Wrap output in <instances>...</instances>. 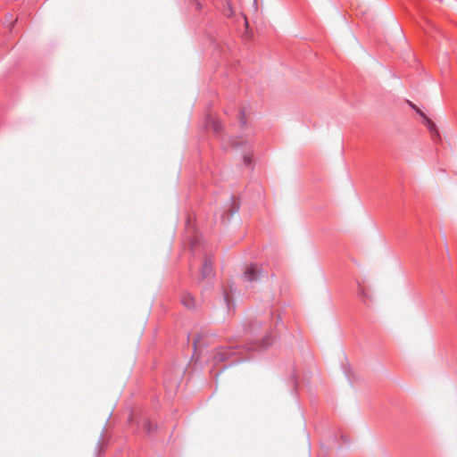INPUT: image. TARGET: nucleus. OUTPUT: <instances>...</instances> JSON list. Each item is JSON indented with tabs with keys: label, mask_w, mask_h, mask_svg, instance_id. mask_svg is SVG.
Masks as SVG:
<instances>
[{
	"label": "nucleus",
	"mask_w": 457,
	"mask_h": 457,
	"mask_svg": "<svg viewBox=\"0 0 457 457\" xmlns=\"http://www.w3.org/2000/svg\"><path fill=\"white\" fill-rule=\"evenodd\" d=\"M243 327L246 343L228 342L226 345L216 347L208 359L212 366H220L223 370L248 359L247 352L262 351L272 345L274 337L270 324H263L259 320H250Z\"/></svg>",
	"instance_id": "nucleus-1"
},
{
	"label": "nucleus",
	"mask_w": 457,
	"mask_h": 457,
	"mask_svg": "<svg viewBox=\"0 0 457 457\" xmlns=\"http://www.w3.org/2000/svg\"><path fill=\"white\" fill-rule=\"evenodd\" d=\"M267 276V272H264L262 266L258 264L251 263L245 267L243 274V278L248 282H256L261 278Z\"/></svg>",
	"instance_id": "nucleus-2"
},
{
	"label": "nucleus",
	"mask_w": 457,
	"mask_h": 457,
	"mask_svg": "<svg viewBox=\"0 0 457 457\" xmlns=\"http://www.w3.org/2000/svg\"><path fill=\"white\" fill-rule=\"evenodd\" d=\"M247 145V152L243 156V162L245 166H251L253 163V143L245 142L241 138H236L232 141V145L235 147H241Z\"/></svg>",
	"instance_id": "nucleus-3"
},
{
	"label": "nucleus",
	"mask_w": 457,
	"mask_h": 457,
	"mask_svg": "<svg viewBox=\"0 0 457 457\" xmlns=\"http://www.w3.org/2000/svg\"><path fill=\"white\" fill-rule=\"evenodd\" d=\"M206 126L212 130L216 137L222 139L223 126L218 119L212 115H208L206 119Z\"/></svg>",
	"instance_id": "nucleus-4"
},
{
	"label": "nucleus",
	"mask_w": 457,
	"mask_h": 457,
	"mask_svg": "<svg viewBox=\"0 0 457 457\" xmlns=\"http://www.w3.org/2000/svg\"><path fill=\"white\" fill-rule=\"evenodd\" d=\"M212 263H213V255H212L210 253H205L204 258V263H203V265L201 267V270H200L201 278L203 279L212 275V272H213Z\"/></svg>",
	"instance_id": "nucleus-5"
},
{
	"label": "nucleus",
	"mask_w": 457,
	"mask_h": 457,
	"mask_svg": "<svg viewBox=\"0 0 457 457\" xmlns=\"http://www.w3.org/2000/svg\"><path fill=\"white\" fill-rule=\"evenodd\" d=\"M422 123L428 129L432 140L436 143H438L441 140V137L435 122L427 115H425L422 117Z\"/></svg>",
	"instance_id": "nucleus-6"
},
{
	"label": "nucleus",
	"mask_w": 457,
	"mask_h": 457,
	"mask_svg": "<svg viewBox=\"0 0 457 457\" xmlns=\"http://www.w3.org/2000/svg\"><path fill=\"white\" fill-rule=\"evenodd\" d=\"M181 303L188 310L196 308V300L189 292H182L180 295Z\"/></svg>",
	"instance_id": "nucleus-7"
},
{
	"label": "nucleus",
	"mask_w": 457,
	"mask_h": 457,
	"mask_svg": "<svg viewBox=\"0 0 457 457\" xmlns=\"http://www.w3.org/2000/svg\"><path fill=\"white\" fill-rule=\"evenodd\" d=\"M230 200H231V204H230V207L228 210L229 213L226 214V212H224L221 216V220L223 222L228 221L229 217L232 216L233 214L238 212L239 208H240L239 203H238V201L236 200L235 196L232 195L230 197Z\"/></svg>",
	"instance_id": "nucleus-8"
},
{
	"label": "nucleus",
	"mask_w": 457,
	"mask_h": 457,
	"mask_svg": "<svg viewBox=\"0 0 457 457\" xmlns=\"http://www.w3.org/2000/svg\"><path fill=\"white\" fill-rule=\"evenodd\" d=\"M179 379H180V372L178 373L177 377L173 380H170L168 378V374H165V376H164V386L166 387H170L171 389L172 388H176L179 386Z\"/></svg>",
	"instance_id": "nucleus-9"
},
{
	"label": "nucleus",
	"mask_w": 457,
	"mask_h": 457,
	"mask_svg": "<svg viewBox=\"0 0 457 457\" xmlns=\"http://www.w3.org/2000/svg\"><path fill=\"white\" fill-rule=\"evenodd\" d=\"M156 429H157L156 424H154L149 419H146L144 420L143 430L146 434H152V433L155 432Z\"/></svg>",
	"instance_id": "nucleus-10"
},
{
	"label": "nucleus",
	"mask_w": 457,
	"mask_h": 457,
	"mask_svg": "<svg viewBox=\"0 0 457 457\" xmlns=\"http://www.w3.org/2000/svg\"><path fill=\"white\" fill-rule=\"evenodd\" d=\"M204 337V334H198L196 337L193 339L192 345L194 348V351L196 353L197 351H201V348L203 346L202 339Z\"/></svg>",
	"instance_id": "nucleus-11"
},
{
	"label": "nucleus",
	"mask_w": 457,
	"mask_h": 457,
	"mask_svg": "<svg viewBox=\"0 0 457 457\" xmlns=\"http://www.w3.org/2000/svg\"><path fill=\"white\" fill-rule=\"evenodd\" d=\"M189 244L192 252L195 253L196 252L197 247L202 245V239L199 236L195 235L190 238Z\"/></svg>",
	"instance_id": "nucleus-12"
},
{
	"label": "nucleus",
	"mask_w": 457,
	"mask_h": 457,
	"mask_svg": "<svg viewBox=\"0 0 457 457\" xmlns=\"http://www.w3.org/2000/svg\"><path fill=\"white\" fill-rule=\"evenodd\" d=\"M223 298H224V302H225V303L227 305V308L228 310H230L231 305L233 304V299H232L231 292H228L227 289H224V291H223Z\"/></svg>",
	"instance_id": "nucleus-13"
},
{
	"label": "nucleus",
	"mask_w": 457,
	"mask_h": 457,
	"mask_svg": "<svg viewBox=\"0 0 457 457\" xmlns=\"http://www.w3.org/2000/svg\"><path fill=\"white\" fill-rule=\"evenodd\" d=\"M246 114H247L246 108L242 107L238 113L239 123L242 128L245 127L246 124Z\"/></svg>",
	"instance_id": "nucleus-14"
},
{
	"label": "nucleus",
	"mask_w": 457,
	"mask_h": 457,
	"mask_svg": "<svg viewBox=\"0 0 457 457\" xmlns=\"http://www.w3.org/2000/svg\"><path fill=\"white\" fill-rule=\"evenodd\" d=\"M224 14L227 17H231L234 14L233 8H232V6H231L229 2L227 3V8L224 10Z\"/></svg>",
	"instance_id": "nucleus-15"
},
{
	"label": "nucleus",
	"mask_w": 457,
	"mask_h": 457,
	"mask_svg": "<svg viewBox=\"0 0 457 457\" xmlns=\"http://www.w3.org/2000/svg\"><path fill=\"white\" fill-rule=\"evenodd\" d=\"M408 104L421 118L426 115L417 105H415L411 101H408Z\"/></svg>",
	"instance_id": "nucleus-16"
},
{
	"label": "nucleus",
	"mask_w": 457,
	"mask_h": 457,
	"mask_svg": "<svg viewBox=\"0 0 457 457\" xmlns=\"http://www.w3.org/2000/svg\"><path fill=\"white\" fill-rule=\"evenodd\" d=\"M359 294H360V296L361 297L362 301H365L366 298L368 297V295H367V294H366V292H365V290L363 288H361L360 290Z\"/></svg>",
	"instance_id": "nucleus-17"
},
{
	"label": "nucleus",
	"mask_w": 457,
	"mask_h": 457,
	"mask_svg": "<svg viewBox=\"0 0 457 457\" xmlns=\"http://www.w3.org/2000/svg\"><path fill=\"white\" fill-rule=\"evenodd\" d=\"M278 320H281V318H280V316H278V317H277V320H276V323L278 322Z\"/></svg>",
	"instance_id": "nucleus-18"
}]
</instances>
